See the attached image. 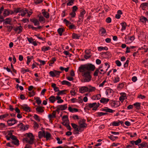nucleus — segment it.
I'll return each mask as SVG.
<instances>
[{"label": "nucleus", "mask_w": 148, "mask_h": 148, "mask_svg": "<svg viewBox=\"0 0 148 148\" xmlns=\"http://www.w3.org/2000/svg\"><path fill=\"white\" fill-rule=\"evenodd\" d=\"M95 67L94 65L91 64H85L81 65L79 68V72H83V70L85 71H93L95 69Z\"/></svg>", "instance_id": "f257e3e1"}, {"label": "nucleus", "mask_w": 148, "mask_h": 148, "mask_svg": "<svg viewBox=\"0 0 148 148\" xmlns=\"http://www.w3.org/2000/svg\"><path fill=\"white\" fill-rule=\"evenodd\" d=\"M83 72H80L82 73V75L83 79L82 82H88L91 80V76L90 75V72L88 71L83 70Z\"/></svg>", "instance_id": "f03ea898"}, {"label": "nucleus", "mask_w": 148, "mask_h": 148, "mask_svg": "<svg viewBox=\"0 0 148 148\" xmlns=\"http://www.w3.org/2000/svg\"><path fill=\"white\" fill-rule=\"evenodd\" d=\"M25 136L26 137L25 139L27 143L30 144H32L34 143V138L32 133H26L25 134Z\"/></svg>", "instance_id": "7ed1b4c3"}, {"label": "nucleus", "mask_w": 148, "mask_h": 148, "mask_svg": "<svg viewBox=\"0 0 148 148\" xmlns=\"http://www.w3.org/2000/svg\"><path fill=\"white\" fill-rule=\"evenodd\" d=\"M32 13L33 12L32 10L29 11L25 8L23 9H21L20 13L18 15H21L22 16H24L27 13V16L28 17H29Z\"/></svg>", "instance_id": "20e7f679"}, {"label": "nucleus", "mask_w": 148, "mask_h": 148, "mask_svg": "<svg viewBox=\"0 0 148 148\" xmlns=\"http://www.w3.org/2000/svg\"><path fill=\"white\" fill-rule=\"evenodd\" d=\"M85 120L81 119L79 121V125L78 127L80 129V132L83 131L84 129L86 126V124L85 123Z\"/></svg>", "instance_id": "39448f33"}, {"label": "nucleus", "mask_w": 148, "mask_h": 148, "mask_svg": "<svg viewBox=\"0 0 148 148\" xmlns=\"http://www.w3.org/2000/svg\"><path fill=\"white\" fill-rule=\"evenodd\" d=\"M100 104L99 103L95 102L88 104L89 107L90 108H92V110H97Z\"/></svg>", "instance_id": "423d86ee"}, {"label": "nucleus", "mask_w": 148, "mask_h": 148, "mask_svg": "<svg viewBox=\"0 0 148 148\" xmlns=\"http://www.w3.org/2000/svg\"><path fill=\"white\" fill-rule=\"evenodd\" d=\"M61 72L59 71H57L56 70H54L53 71H50L49 74L50 76L54 77L56 76L57 75H59L61 73Z\"/></svg>", "instance_id": "0eeeda50"}, {"label": "nucleus", "mask_w": 148, "mask_h": 148, "mask_svg": "<svg viewBox=\"0 0 148 148\" xmlns=\"http://www.w3.org/2000/svg\"><path fill=\"white\" fill-rule=\"evenodd\" d=\"M79 90L80 93H84L85 92H88V87L85 86H81L79 88Z\"/></svg>", "instance_id": "6e6552de"}, {"label": "nucleus", "mask_w": 148, "mask_h": 148, "mask_svg": "<svg viewBox=\"0 0 148 148\" xmlns=\"http://www.w3.org/2000/svg\"><path fill=\"white\" fill-rule=\"evenodd\" d=\"M14 14V12L8 9H5L3 13V15L4 16H7L10 15Z\"/></svg>", "instance_id": "1a4fd4ad"}, {"label": "nucleus", "mask_w": 148, "mask_h": 148, "mask_svg": "<svg viewBox=\"0 0 148 148\" xmlns=\"http://www.w3.org/2000/svg\"><path fill=\"white\" fill-rule=\"evenodd\" d=\"M138 50H141L142 52H148V45H144L138 49Z\"/></svg>", "instance_id": "9d476101"}, {"label": "nucleus", "mask_w": 148, "mask_h": 148, "mask_svg": "<svg viewBox=\"0 0 148 148\" xmlns=\"http://www.w3.org/2000/svg\"><path fill=\"white\" fill-rule=\"evenodd\" d=\"M120 105L119 101H112L111 102V105L112 107L117 108Z\"/></svg>", "instance_id": "9b49d317"}, {"label": "nucleus", "mask_w": 148, "mask_h": 148, "mask_svg": "<svg viewBox=\"0 0 148 148\" xmlns=\"http://www.w3.org/2000/svg\"><path fill=\"white\" fill-rule=\"evenodd\" d=\"M101 110L103 111L106 112H107L110 113H113L115 112L114 110L109 108L107 107H105L104 108H102L101 109Z\"/></svg>", "instance_id": "f8f14e48"}, {"label": "nucleus", "mask_w": 148, "mask_h": 148, "mask_svg": "<svg viewBox=\"0 0 148 148\" xmlns=\"http://www.w3.org/2000/svg\"><path fill=\"white\" fill-rule=\"evenodd\" d=\"M17 121L15 119H12L7 121V123L9 126H12L17 123Z\"/></svg>", "instance_id": "ddd939ff"}, {"label": "nucleus", "mask_w": 148, "mask_h": 148, "mask_svg": "<svg viewBox=\"0 0 148 148\" xmlns=\"http://www.w3.org/2000/svg\"><path fill=\"white\" fill-rule=\"evenodd\" d=\"M127 98L126 95L125 93L124 92L121 93V96L119 97V99L121 102H122L124 100L126 99Z\"/></svg>", "instance_id": "4468645a"}, {"label": "nucleus", "mask_w": 148, "mask_h": 148, "mask_svg": "<svg viewBox=\"0 0 148 148\" xmlns=\"http://www.w3.org/2000/svg\"><path fill=\"white\" fill-rule=\"evenodd\" d=\"M12 139L13 140L12 142V143L16 145H19V141L16 136H12Z\"/></svg>", "instance_id": "2eb2a0df"}, {"label": "nucleus", "mask_w": 148, "mask_h": 148, "mask_svg": "<svg viewBox=\"0 0 148 148\" xmlns=\"http://www.w3.org/2000/svg\"><path fill=\"white\" fill-rule=\"evenodd\" d=\"M86 13V11L83 10L81 12L79 16V21H82L84 19V15Z\"/></svg>", "instance_id": "dca6fc26"}, {"label": "nucleus", "mask_w": 148, "mask_h": 148, "mask_svg": "<svg viewBox=\"0 0 148 148\" xmlns=\"http://www.w3.org/2000/svg\"><path fill=\"white\" fill-rule=\"evenodd\" d=\"M22 27L21 25L18 26H17L14 29V31L17 32L18 34L22 32Z\"/></svg>", "instance_id": "f3484780"}, {"label": "nucleus", "mask_w": 148, "mask_h": 148, "mask_svg": "<svg viewBox=\"0 0 148 148\" xmlns=\"http://www.w3.org/2000/svg\"><path fill=\"white\" fill-rule=\"evenodd\" d=\"M62 120L63 122L62 124L64 125H66L68 121V116L66 115H64L62 117Z\"/></svg>", "instance_id": "a211bd4d"}, {"label": "nucleus", "mask_w": 148, "mask_h": 148, "mask_svg": "<svg viewBox=\"0 0 148 148\" xmlns=\"http://www.w3.org/2000/svg\"><path fill=\"white\" fill-rule=\"evenodd\" d=\"M19 126L21 130L24 131L27 130L28 128V125H23L22 123L19 124Z\"/></svg>", "instance_id": "6ab92c4d"}, {"label": "nucleus", "mask_w": 148, "mask_h": 148, "mask_svg": "<svg viewBox=\"0 0 148 148\" xmlns=\"http://www.w3.org/2000/svg\"><path fill=\"white\" fill-rule=\"evenodd\" d=\"M101 97V95L100 94H97L92 96L91 97V99L92 100H98L100 99Z\"/></svg>", "instance_id": "aec40b11"}, {"label": "nucleus", "mask_w": 148, "mask_h": 148, "mask_svg": "<svg viewBox=\"0 0 148 148\" xmlns=\"http://www.w3.org/2000/svg\"><path fill=\"white\" fill-rule=\"evenodd\" d=\"M109 101V99L108 98L102 97L100 100V102L102 103L106 104Z\"/></svg>", "instance_id": "412c9836"}, {"label": "nucleus", "mask_w": 148, "mask_h": 148, "mask_svg": "<svg viewBox=\"0 0 148 148\" xmlns=\"http://www.w3.org/2000/svg\"><path fill=\"white\" fill-rule=\"evenodd\" d=\"M67 108V105L66 104L60 105L58 107V109L62 110H65Z\"/></svg>", "instance_id": "4be33fe9"}, {"label": "nucleus", "mask_w": 148, "mask_h": 148, "mask_svg": "<svg viewBox=\"0 0 148 148\" xmlns=\"http://www.w3.org/2000/svg\"><path fill=\"white\" fill-rule=\"evenodd\" d=\"M42 14L44 17L46 18H49V13L45 11V10H42Z\"/></svg>", "instance_id": "5701e85b"}, {"label": "nucleus", "mask_w": 148, "mask_h": 148, "mask_svg": "<svg viewBox=\"0 0 148 148\" xmlns=\"http://www.w3.org/2000/svg\"><path fill=\"white\" fill-rule=\"evenodd\" d=\"M38 16L39 17V20L40 23H43L45 22V19L42 15L39 14L38 15Z\"/></svg>", "instance_id": "b1692460"}, {"label": "nucleus", "mask_w": 148, "mask_h": 148, "mask_svg": "<svg viewBox=\"0 0 148 148\" xmlns=\"http://www.w3.org/2000/svg\"><path fill=\"white\" fill-rule=\"evenodd\" d=\"M44 137L47 140H50L51 138V135L48 132H45Z\"/></svg>", "instance_id": "393cba45"}, {"label": "nucleus", "mask_w": 148, "mask_h": 148, "mask_svg": "<svg viewBox=\"0 0 148 148\" xmlns=\"http://www.w3.org/2000/svg\"><path fill=\"white\" fill-rule=\"evenodd\" d=\"M51 49V48L49 46H44L41 47V51L44 53H46V51Z\"/></svg>", "instance_id": "a878e982"}, {"label": "nucleus", "mask_w": 148, "mask_h": 148, "mask_svg": "<svg viewBox=\"0 0 148 148\" xmlns=\"http://www.w3.org/2000/svg\"><path fill=\"white\" fill-rule=\"evenodd\" d=\"M71 125L72 127L76 131L78 132H80V128H79V127L77 125L73 123H72Z\"/></svg>", "instance_id": "bb28decb"}, {"label": "nucleus", "mask_w": 148, "mask_h": 148, "mask_svg": "<svg viewBox=\"0 0 148 148\" xmlns=\"http://www.w3.org/2000/svg\"><path fill=\"white\" fill-rule=\"evenodd\" d=\"M113 93V91L110 88L107 89L106 90V94L107 95H111Z\"/></svg>", "instance_id": "cd10ccee"}, {"label": "nucleus", "mask_w": 148, "mask_h": 148, "mask_svg": "<svg viewBox=\"0 0 148 148\" xmlns=\"http://www.w3.org/2000/svg\"><path fill=\"white\" fill-rule=\"evenodd\" d=\"M68 110L70 112L72 113L77 112L78 111V109L75 108H72L71 106L68 107Z\"/></svg>", "instance_id": "c85d7f7f"}, {"label": "nucleus", "mask_w": 148, "mask_h": 148, "mask_svg": "<svg viewBox=\"0 0 148 148\" xmlns=\"http://www.w3.org/2000/svg\"><path fill=\"white\" fill-rule=\"evenodd\" d=\"M100 33L102 36H104L106 35V31L103 28H101L100 30Z\"/></svg>", "instance_id": "c756f323"}, {"label": "nucleus", "mask_w": 148, "mask_h": 148, "mask_svg": "<svg viewBox=\"0 0 148 148\" xmlns=\"http://www.w3.org/2000/svg\"><path fill=\"white\" fill-rule=\"evenodd\" d=\"M77 90L75 88L72 89L70 91L71 95L72 96H74L77 95Z\"/></svg>", "instance_id": "7c9ffc66"}, {"label": "nucleus", "mask_w": 148, "mask_h": 148, "mask_svg": "<svg viewBox=\"0 0 148 148\" xmlns=\"http://www.w3.org/2000/svg\"><path fill=\"white\" fill-rule=\"evenodd\" d=\"M61 84L62 85H66L69 86H71V83L69 81L66 80H63L61 82Z\"/></svg>", "instance_id": "2f4dec72"}, {"label": "nucleus", "mask_w": 148, "mask_h": 148, "mask_svg": "<svg viewBox=\"0 0 148 148\" xmlns=\"http://www.w3.org/2000/svg\"><path fill=\"white\" fill-rule=\"evenodd\" d=\"M97 49L99 51H101L104 50L107 51L108 49L106 47H103L102 46H100L97 47Z\"/></svg>", "instance_id": "473e14b6"}, {"label": "nucleus", "mask_w": 148, "mask_h": 148, "mask_svg": "<svg viewBox=\"0 0 148 148\" xmlns=\"http://www.w3.org/2000/svg\"><path fill=\"white\" fill-rule=\"evenodd\" d=\"M23 109L27 112H29L30 111V108L27 105H24L22 106Z\"/></svg>", "instance_id": "72a5a7b5"}, {"label": "nucleus", "mask_w": 148, "mask_h": 148, "mask_svg": "<svg viewBox=\"0 0 148 148\" xmlns=\"http://www.w3.org/2000/svg\"><path fill=\"white\" fill-rule=\"evenodd\" d=\"M50 102L51 103H53L56 101V98L54 96H51L49 98Z\"/></svg>", "instance_id": "f704fd0d"}, {"label": "nucleus", "mask_w": 148, "mask_h": 148, "mask_svg": "<svg viewBox=\"0 0 148 148\" xmlns=\"http://www.w3.org/2000/svg\"><path fill=\"white\" fill-rule=\"evenodd\" d=\"M120 24L122 27V28L121 29V31L122 32H123L126 29V27L127 26L126 23L124 22L121 23Z\"/></svg>", "instance_id": "c9c22d12"}, {"label": "nucleus", "mask_w": 148, "mask_h": 148, "mask_svg": "<svg viewBox=\"0 0 148 148\" xmlns=\"http://www.w3.org/2000/svg\"><path fill=\"white\" fill-rule=\"evenodd\" d=\"M140 20L141 22L144 23H145L148 20L146 18L143 16H141L140 17Z\"/></svg>", "instance_id": "e433bc0d"}, {"label": "nucleus", "mask_w": 148, "mask_h": 148, "mask_svg": "<svg viewBox=\"0 0 148 148\" xmlns=\"http://www.w3.org/2000/svg\"><path fill=\"white\" fill-rule=\"evenodd\" d=\"M80 37V36L79 34L75 33H73L72 34V38L73 39H79Z\"/></svg>", "instance_id": "4c0bfd02"}, {"label": "nucleus", "mask_w": 148, "mask_h": 148, "mask_svg": "<svg viewBox=\"0 0 148 148\" xmlns=\"http://www.w3.org/2000/svg\"><path fill=\"white\" fill-rule=\"evenodd\" d=\"M146 36V33L144 32L141 31L139 34V37L142 38H145Z\"/></svg>", "instance_id": "58836bf2"}, {"label": "nucleus", "mask_w": 148, "mask_h": 148, "mask_svg": "<svg viewBox=\"0 0 148 148\" xmlns=\"http://www.w3.org/2000/svg\"><path fill=\"white\" fill-rule=\"evenodd\" d=\"M32 22L34 23V25L35 26H36L37 25H39L40 23L39 21L37 19L35 18H34L32 20Z\"/></svg>", "instance_id": "ea45409f"}, {"label": "nucleus", "mask_w": 148, "mask_h": 148, "mask_svg": "<svg viewBox=\"0 0 148 148\" xmlns=\"http://www.w3.org/2000/svg\"><path fill=\"white\" fill-rule=\"evenodd\" d=\"M11 19L10 18H6L4 20V23L5 24H10L11 21Z\"/></svg>", "instance_id": "a19ab883"}, {"label": "nucleus", "mask_w": 148, "mask_h": 148, "mask_svg": "<svg viewBox=\"0 0 148 148\" xmlns=\"http://www.w3.org/2000/svg\"><path fill=\"white\" fill-rule=\"evenodd\" d=\"M88 89V92H91L95 91L96 90V88L95 87L89 86Z\"/></svg>", "instance_id": "79ce46f5"}, {"label": "nucleus", "mask_w": 148, "mask_h": 148, "mask_svg": "<svg viewBox=\"0 0 148 148\" xmlns=\"http://www.w3.org/2000/svg\"><path fill=\"white\" fill-rule=\"evenodd\" d=\"M33 58V57L32 56L30 57L29 56H27V62H26L27 64L29 65V63L31 61L32 59Z\"/></svg>", "instance_id": "37998d69"}, {"label": "nucleus", "mask_w": 148, "mask_h": 148, "mask_svg": "<svg viewBox=\"0 0 148 148\" xmlns=\"http://www.w3.org/2000/svg\"><path fill=\"white\" fill-rule=\"evenodd\" d=\"M111 125L114 126H118L119 125V121H114L111 123Z\"/></svg>", "instance_id": "c03bdc74"}, {"label": "nucleus", "mask_w": 148, "mask_h": 148, "mask_svg": "<svg viewBox=\"0 0 148 148\" xmlns=\"http://www.w3.org/2000/svg\"><path fill=\"white\" fill-rule=\"evenodd\" d=\"M56 60V59L55 58H52V59L50 60L49 64V65L50 66H52V64H53L54 62Z\"/></svg>", "instance_id": "a18cd8bd"}, {"label": "nucleus", "mask_w": 148, "mask_h": 148, "mask_svg": "<svg viewBox=\"0 0 148 148\" xmlns=\"http://www.w3.org/2000/svg\"><path fill=\"white\" fill-rule=\"evenodd\" d=\"M140 103L136 102L134 104V106L137 109H139L140 108Z\"/></svg>", "instance_id": "49530a36"}, {"label": "nucleus", "mask_w": 148, "mask_h": 148, "mask_svg": "<svg viewBox=\"0 0 148 148\" xmlns=\"http://www.w3.org/2000/svg\"><path fill=\"white\" fill-rule=\"evenodd\" d=\"M120 78L117 75L114 77V79L113 80V82L114 83H116L119 81Z\"/></svg>", "instance_id": "de8ad7c7"}, {"label": "nucleus", "mask_w": 148, "mask_h": 148, "mask_svg": "<svg viewBox=\"0 0 148 148\" xmlns=\"http://www.w3.org/2000/svg\"><path fill=\"white\" fill-rule=\"evenodd\" d=\"M34 119L38 122H39L40 121V118L38 115L35 114L34 116Z\"/></svg>", "instance_id": "09e8293b"}, {"label": "nucleus", "mask_w": 148, "mask_h": 148, "mask_svg": "<svg viewBox=\"0 0 148 148\" xmlns=\"http://www.w3.org/2000/svg\"><path fill=\"white\" fill-rule=\"evenodd\" d=\"M63 22L67 26H69V25L71 24V23L69 21L67 20L66 19H64Z\"/></svg>", "instance_id": "8fccbe9b"}, {"label": "nucleus", "mask_w": 148, "mask_h": 148, "mask_svg": "<svg viewBox=\"0 0 148 148\" xmlns=\"http://www.w3.org/2000/svg\"><path fill=\"white\" fill-rule=\"evenodd\" d=\"M100 71L98 69H97L95 71L93 74V75L95 77L97 76L99 74H100Z\"/></svg>", "instance_id": "3c124183"}, {"label": "nucleus", "mask_w": 148, "mask_h": 148, "mask_svg": "<svg viewBox=\"0 0 148 148\" xmlns=\"http://www.w3.org/2000/svg\"><path fill=\"white\" fill-rule=\"evenodd\" d=\"M45 132H44L40 131L38 132V136L40 138L44 137Z\"/></svg>", "instance_id": "603ef678"}, {"label": "nucleus", "mask_w": 148, "mask_h": 148, "mask_svg": "<svg viewBox=\"0 0 148 148\" xmlns=\"http://www.w3.org/2000/svg\"><path fill=\"white\" fill-rule=\"evenodd\" d=\"M48 117L50 120L51 119L54 118L56 117V114L54 112H53L52 114H49L48 115Z\"/></svg>", "instance_id": "864d4df0"}, {"label": "nucleus", "mask_w": 148, "mask_h": 148, "mask_svg": "<svg viewBox=\"0 0 148 148\" xmlns=\"http://www.w3.org/2000/svg\"><path fill=\"white\" fill-rule=\"evenodd\" d=\"M57 31L60 36H61L62 34V32L64 31V29L62 28H59L58 29Z\"/></svg>", "instance_id": "5fc2aeb1"}, {"label": "nucleus", "mask_w": 148, "mask_h": 148, "mask_svg": "<svg viewBox=\"0 0 148 148\" xmlns=\"http://www.w3.org/2000/svg\"><path fill=\"white\" fill-rule=\"evenodd\" d=\"M109 138L112 141H114L118 138V137L111 135L109 137Z\"/></svg>", "instance_id": "6e6d98bb"}, {"label": "nucleus", "mask_w": 148, "mask_h": 148, "mask_svg": "<svg viewBox=\"0 0 148 148\" xmlns=\"http://www.w3.org/2000/svg\"><path fill=\"white\" fill-rule=\"evenodd\" d=\"M36 111L38 112H42L43 111V110L42 107H38L36 108Z\"/></svg>", "instance_id": "4d7b16f0"}, {"label": "nucleus", "mask_w": 148, "mask_h": 148, "mask_svg": "<svg viewBox=\"0 0 148 148\" xmlns=\"http://www.w3.org/2000/svg\"><path fill=\"white\" fill-rule=\"evenodd\" d=\"M29 70L28 69H25L24 68H22L21 69V72L23 74L25 73L26 72H29Z\"/></svg>", "instance_id": "13d9d810"}, {"label": "nucleus", "mask_w": 148, "mask_h": 148, "mask_svg": "<svg viewBox=\"0 0 148 148\" xmlns=\"http://www.w3.org/2000/svg\"><path fill=\"white\" fill-rule=\"evenodd\" d=\"M6 127L5 124L4 123H0V129L1 130H3L4 128Z\"/></svg>", "instance_id": "bf43d9fd"}, {"label": "nucleus", "mask_w": 148, "mask_h": 148, "mask_svg": "<svg viewBox=\"0 0 148 148\" xmlns=\"http://www.w3.org/2000/svg\"><path fill=\"white\" fill-rule=\"evenodd\" d=\"M65 90H62L61 91H58V92L57 93V95H61L64 94H65Z\"/></svg>", "instance_id": "052dcab7"}, {"label": "nucleus", "mask_w": 148, "mask_h": 148, "mask_svg": "<svg viewBox=\"0 0 148 148\" xmlns=\"http://www.w3.org/2000/svg\"><path fill=\"white\" fill-rule=\"evenodd\" d=\"M35 99L36 100V102L39 105L41 103V101L39 97H36L35 98Z\"/></svg>", "instance_id": "680f3d73"}, {"label": "nucleus", "mask_w": 148, "mask_h": 148, "mask_svg": "<svg viewBox=\"0 0 148 148\" xmlns=\"http://www.w3.org/2000/svg\"><path fill=\"white\" fill-rule=\"evenodd\" d=\"M69 28L70 29H75L76 28V26L73 24H70L69 26Z\"/></svg>", "instance_id": "e2e57ef3"}, {"label": "nucleus", "mask_w": 148, "mask_h": 148, "mask_svg": "<svg viewBox=\"0 0 148 148\" xmlns=\"http://www.w3.org/2000/svg\"><path fill=\"white\" fill-rule=\"evenodd\" d=\"M8 116V114H5L3 115H1L0 116V120H2L4 118L7 117Z\"/></svg>", "instance_id": "0e129e2a"}, {"label": "nucleus", "mask_w": 148, "mask_h": 148, "mask_svg": "<svg viewBox=\"0 0 148 148\" xmlns=\"http://www.w3.org/2000/svg\"><path fill=\"white\" fill-rule=\"evenodd\" d=\"M141 142V139H138L137 140L135 141V145H138Z\"/></svg>", "instance_id": "69168bd1"}, {"label": "nucleus", "mask_w": 148, "mask_h": 148, "mask_svg": "<svg viewBox=\"0 0 148 148\" xmlns=\"http://www.w3.org/2000/svg\"><path fill=\"white\" fill-rule=\"evenodd\" d=\"M21 10V9L20 8H18L17 9H15L13 12H14V13H19V14L20 13V10Z\"/></svg>", "instance_id": "338daca9"}, {"label": "nucleus", "mask_w": 148, "mask_h": 148, "mask_svg": "<svg viewBox=\"0 0 148 148\" xmlns=\"http://www.w3.org/2000/svg\"><path fill=\"white\" fill-rule=\"evenodd\" d=\"M27 39L28 40V42L29 43L32 44L33 42L34 39L32 38H27Z\"/></svg>", "instance_id": "774afa93"}]
</instances>
